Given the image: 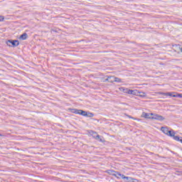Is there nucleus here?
Here are the masks:
<instances>
[{
    "instance_id": "1",
    "label": "nucleus",
    "mask_w": 182,
    "mask_h": 182,
    "mask_svg": "<svg viewBox=\"0 0 182 182\" xmlns=\"http://www.w3.org/2000/svg\"><path fill=\"white\" fill-rule=\"evenodd\" d=\"M161 130L166 136L173 137V140H174L175 137H178V136H176V132H174V130H173V129L169 130L168 127H161Z\"/></svg>"
},
{
    "instance_id": "2",
    "label": "nucleus",
    "mask_w": 182,
    "mask_h": 182,
    "mask_svg": "<svg viewBox=\"0 0 182 182\" xmlns=\"http://www.w3.org/2000/svg\"><path fill=\"white\" fill-rule=\"evenodd\" d=\"M119 90H121V92H123L124 93H127L128 95H137V90H129V88H125L122 87L119 88Z\"/></svg>"
},
{
    "instance_id": "3",
    "label": "nucleus",
    "mask_w": 182,
    "mask_h": 182,
    "mask_svg": "<svg viewBox=\"0 0 182 182\" xmlns=\"http://www.w3.org/2000/svg\"><path fill=\"white\" fill-rule=\"evenodd\" d=\"M78 114H80L81 116H84V117H93L95 116V114L90 112H86L82 109L79 110Z\"/></svg>"
},
{
    "instance_id": "4",
    "label": "nucleus",
    "mask_w": 182,
    "mask_h": 182,
    "mask_svg": "<svg viewBox=\"0 0 182 182\" xmlns=\"http://www.w3.org/2000/svg\"><path fill=\"white\" fill-rule=\"evenodd\" d=\"M6 45L9 47L16 48V46H19V41L18 40H9Z\"/></svg>"
},
{
    "instance_id": "5",
    "label": "nucleus",
    "mask_w": 182,
    "mask_h": 182,
    "mask_svg": "<svg viewBox=\"0 0 182 182\" xmlns=\"http://www.w3.org/2000/svg\"><path fill=\"white\" fill-rule=\"evenodd\" d=\"M90 134H91V136H92L93 139H95V140L103 142V139H102V137L97 134V132L95 131H90Z\"/></svg>"
},
{
    "instance_id": "6",
    "label": "nucleus",
    "mask_w": 182,
    "mask_h": 182,
    "mask_svg": "<svg viewBox=\"0 0 182 182\" xmlns=\"http://www.w3.org/2000/svg\"><path fill=\"white\" fill-rule=\"evenodd\" d=\"M151 119L154 120H160L161 122H163V120H164V117L159 114L154 115Z\"/></svg>"
},
{
    "instance_id": "7",
    "label": "nucleus",
    "mask_w": 182,
    "mask_h": 182,
    "mask_svg": "<svg viewBox=\"0 0 182 182\" xmlns=\"http://www.w3.org/2000/svg\"><path fill=\"white\" fill-rule=\"evenodd\" d=\"M106 173H107L108 174H109V176H114V177H116V178H120V177L117 176V175H116V171H113V170H107L106 171Z\"/></svg>"
},
{
    "instance_id": "8",
    "label": "nucleus",
    "mask_w": 182,
    "mask_h": 182,
    "mask_svg": "<svg viewBox=\"0 0 182 182\" xmlns=\"http://www.w3.org/2000/svg\"><path fill=\"white\" fill-rule=\"evenodd\" d=\"M122 179L125 181V182H132L133 180V178L129 177V176H122Z\"/></svg>"
},
{
    "instance_id": "9",
    "label": "nucleus",
    "mask_w": 182,
    "mask_h": 182,
    "mask_svg": "<svg viewBox=\"0 0 182 182\" xmlns=\"http://www.w3.org/2000/svg\"><path fill=\"white\" fill-rule=\"evenodd\" d=\"M19 39L21 41H26V39H28V33H23L21 36H20Z\"/></svg>"
},
{
    "instance_id": "10",
    "label": "nucleus",
    "mask_w": 182,
    "mask_h": 182,
    "mask_svg": "<svg viewBox=\"0 0 182 182\" xmlns=\"http://www.w3.org/2000/svg\"><path fill=\"white\" fill-rule=\"evenodd\" d=\"M79 110L80 109H72V108L69 109V112H70L71 113H74L75 114H79Z\"/></svg>"
},
{
    "instance_id": "11",
    "label": "nucleus",
    "mask_w": 182,
    "mask_h": 182,
    "mask_svg": "<svg viewBox=\"0 0 182 182\" xmlns=\"http://www.w3.org/2000/svg\"><path fill=\"white\" fill-rule=\"evenodd\" d=\"M174 140L176 141H180L182 144V136H175Z\"/></svg>"
},
{
    "instance_id": "12",
    "label": "nucleus",
    "mask_w": 182,
    "mask_h": 182,
    "mask_svg": "<svg viewBox=\"0 0 182 182\" xmlns=\"http://www.w3.org/2000/svg\"><path fill=\"white\" fill-rule=\"evenodd\" d=\"M168 96H172V97H182V95L181 94H178V95H172L171 93L168 92Z\"/></svg>"
},
{
    "instance_id": "13",
    "label": "nucleus",
    "mask_w": 182,
    "mask_h": 182,
    "mask_svg": "<svg viewBox=\"0 0 182 182\" xmlns=\"http://www.w3.org/2000/svg\"><path fill=\"white\" fill-rule=\"evenodd\" d=\"M115 175H117V177H121L122 178H123V176H124V174L120 173L119 171H116Z\"/></svg>"
},
{
    "instance_id": "14",
    "label": "nucleus",
    "mask_w": 182,
    "mask_h": 182,
    "mask_svg": "<svg viewBox=\"0 0 182 182\" xmlns=\"http://www.w3.org/2000/svg\"><path fill=\"white\" fill-rule=\"evenodd\" d=\"M114 82H117L118 83H120V82H122V79L114 77Z\"/></svg>"
},
{
    "instance_id": "15",
    "label": "nucleus",
    "mask_w": 182,
    "mask_h": 182,
    "mask_svg": "<svg viewBox=\"0 0 182 182\" xmlns=\"http://www.w3.org/2000/svg\"><path fill=\"white\" fill-rule=\"evenodd\" d=\"M139 96L141 97H146V96H147V95L146 94V92H139Z\"/></svg>"
},
{
    "instance_id": "16",
    "label": "nucleus",
    "mask_w": 182,
    "mask_h": 182,
    "mask_svg": "<svg viewBox=\"0 0 182 182\" xmlns=\"http://www.w3.org/2000/svg\"><path fill=\"white\" fill-rule=\"evenodd\" d=\"M144 117H145V119H150V115L149 113H144Z\"/></svg>"
},
{
    "instance_id": "17",
    "label": "nucleus",
    "mask_w": 182,
    "mask_h": 182,
    "mask_svg": "<svg viewBox=\"0 0 182 182\" xmlns=\"http://www.w3.org/2000/svg\"><path fill=\"white\" fill-rule=\"evenodd\" d=\"M110 79H112V77H108L107 79L105 80V82H112Z\"/></svg>"
},
{
    "instance_id": "18",
    "label": "nucleus",
    "mask_w": 182,
    "mask_h": 182,
    "mask_svg": "<svg viewBox=\"0 0 182 182\" xmlns=\"http://www.w3.org/2000/svg\"><path fill=\"white\" fill-rule=\"evenodd\" d=\"M110 80H112V82H109V83H113V82H114V76H109Z\"/></svg>"
},
{
    "instance_id": "19",
    "label": "nucleus",
    "mask_w": 182,
    "mask_h": 182,
    "mask_svg": "<svg viewBox=\"0 0 182 182\" xmlns=\"http://www.w3.org/2000/svg\"><path fill=\"white\" fill-rule=\"evenodd\" d=\"M5 19V17L3 16H0V22H4V20Z\"/></svg>"
},
{
    "instance_id": "20",
    "label": "nucleus",
    "mask_w": 182,
    "mask_h": 182,
    "mask_svg": "<svg viewBox=\"0 0 182 182\" xmlns=\"http://www.w3.org/2000/svg\"><path fill=\"white\" fill-rule=\"evenodd\" d=\"M132 182H139V180L133 178V180L132 181Z\"/></svg>"
},
{
    "instance_id": "21",
    "label": "nucleus",
    "mask_w": 182,
    "mask_h": 182,
    "mask_svg": "<svg viewBox=\"0 0 182 182\" xmlns=\"http://www.w3.org/2000/svg\"><path fill=\"white\" fill-rule=\"evenodd\" d=\"M128 117H129V119H134V117H130V116H128Z\"/></svg>"
},
{
    "instance_id": "22",
    "label": "nucleus",
    "mask_w": 182,
    "mask_h": 182,
    "mask_svg": "<svg viewBox=\"0 0 182 182\" xmlns=\"http://www.w3.org/2000/svg\"><path fill=\"white\" fill-rule=\"evenodd\" d=\"M181 52H182V48H181Z\"/></svg>"
},
{
    "instance_id": "23",
    "label": "nucleus",
    "mask_w": 182,
    "mask_h": 182,
    "mask_svg": "<svg viewBox=\"0 0 182 182\" xmlns=\"http://www.w3.org/2000/svg\"><path fill=\"white\" fill-rule=\"evenodd\" d=\"M151 116H153V113H151Z\"/></svg>"
}]
</instances>
